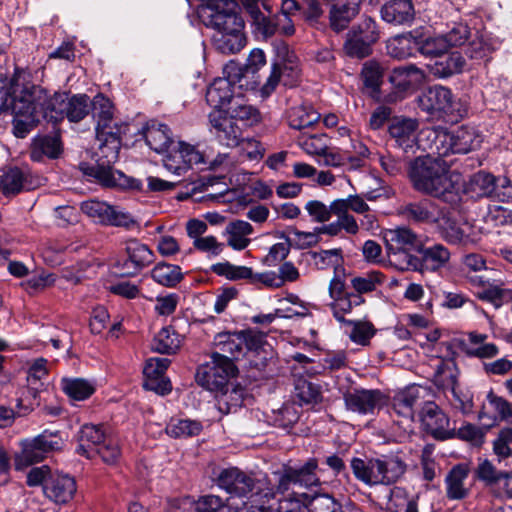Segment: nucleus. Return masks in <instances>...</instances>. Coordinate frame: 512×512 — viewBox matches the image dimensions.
<instances>
[{
	"mask_svg": "<svg viewBox=\"0 0 512 512\" xmlns=\"http://www.w3.org/2000/svg\"><path fill=\"white\" fill-rule=\"evenodd\" d=\"M360 3V0H333L329 11L330 28L336 33L347 29L359 13Z\"/></svg>",
	"mask_w": 512,
	"mask_h": 512,
	"instance_id": "nucleus-27",
	"label": "nucleus"
},
{
	"mask_svg": "<svg viewBox=\"0 0 512 512\" xmlns=\"http://www.w3.org/2000/svg\"><path fill=\"white\" fill-rule=\"evenodd\" d=\"M404 42L414 43L422 55L429 57H439L449 49L448 42L443 35L423 38L417 31H412L405 36L396 37L388 45L389 54L396 58L406 57L407 53L403 50H398L396 46V44L402 45Z\"/></svg>",
	"mask_w": 512,
	"mask_h": 512,
	"instance_id": "nucleus-15",
	"label": "nucleus"
},
{
	"mask_svg": "<svg viewBox=\"0 0 512 512\" xmlns=\"http://www.w3.org/2000/svg\"><path fill=\"white\" fill-rule=\"evenodd\" d=\"M348 410L359 414L373 413L385 403L384 394L378 389H353L343 396Z\"/></svg>",
	"mask_w": 512,
	"mask_h": 512,
	"instance_id": "nucleus-22",
	"label": "nucleus"
},
{
	"mask_svg": "<svg viewBox=\"0 0 512 512\" xmlns=\"http://www.w3.org/2000/svg\"><path fill=\"white\" fill-rule=\"evenodd\" d=\"M379 39L377 22L372 17L365 16L348 30L342 49L347 57L362 60L373 53V47Z\"/></svg>",
	"mask_w": 512,
	"mask_h": 512,
	"instance_id": "nucleus-7",
	"label": "nucleus"
},
{
	"mask_svg": "<svg viewBox=\"0 0 512 512\" xmlns=\"http://www.w3.org/2000/svg\"><path fill=\"white\" fill-rule=\"evenodd\" d=\"M63 445L64 441L59 431L44 430L35 438L22 443L21 454L15 458V469L22 470L41 462L49 453L61 450Z\"/></svg>",
	"mask_w": 512,
	"mask_h": 512,
	"instance_id": "nucleus-10",
	"label": "nucleus"
},
{
	"mask_svg": "<svg viewBox=\"0 0 512 512\" xmlns=\"http://www.w3.org/2000/svg\"><path fill=\"white\" fill-rule=\"evenodd\" d=\"M320 119V114L310 106L292 107L288 112L289 126L296 130L311 127Z\"/></svg>",
	"mask_w": 512,
	"mask_h": 512,
	"instance_id": "nucleus-52",
	"label": "nucleus"
},
{
	"mask_svg": "<svg viewBox=\"0 0 512 512\" xmlns=\"http://www.w3.org/2000/svg\"><path fill=\"white\" fill-rule=\"evenodd\" d=\"M470 474L468 463H458L448 471L444 483L445 493L449 500H463L470 494V488L465 486V481Z\"/></svg>",
	"mask_w": 512,
	"mask_h": 512,
	"instance_id": "nucleus-28",
	"label": "nucleus"
},
{
	"mask_svg": "<svg viewBox=\"0 0 512 512\" xmlns=\"http://www.w3.org/2000/svg\"><path fill=\"white\" fill-rule=\"evenodd\" d=\"M199 16L206 27L216 31L213 44L219 52L235 54L245 46L244 20L235 0H220L213 7H202Z\"/></svg>",
	"mask_w": 512,
	"mask_h": 512,
	"instance_id": "nucleus-2",
	"label": "nucleus"
},
{
	"mask_svg": "<svg viewBox=\"0 0 512 512\" xmlns=\"http://www.w3.org/2000/svg\"><path fill=\"white\" fill-rule=\"evenodd\" d=\"M419 419L423 430L435 440L444 441L455 438V429L449 427V417L435 402H424Z\"/></svg>",
	"mask_w": 512,
	"mask_h": 512,
	"instance_id": "nucleus-16",
	"label": "nucleus"
},
{
	"mask_svg": "<svg viewBox=\"0 0 512 512\" xmlns=\"http://www.w3.org/2000/svg\"><path fill=\"white\" fill-rule=\"evenodd\" d=\"M83 173L96 179L105 187H117L119 180L124 178V173L115 170L109 160L99 159L94 165H87L82 168Z\"/></svg>",
	"mask_w": 512,
	"mask_h": 512,
	"instance_id": "nucleus-38",
	"label": "nucleus"
},
{
	"mask_svg": "<svg viewBox=\"0 0 512 512\" xmlns=\"http://www.w3.org/2000/svg\"><path fill=\"white\" fill-rule=\"evenodd\" d=\"M384 73L385 67L375 59L368 60L363 64L360 76L364 87L371 96L375 97L380 93Z\"/></svg>",
	"mask_w": 512,
	"mask_h": 512,
	"instance_id": "nucleus-42",
	"label": "nucleus"
},
{
	"mask_svg": "<svg viewBox=\"0 0 512 512\" xmlns=\"http://www.w3.org/2000/svg\"><path fill=\"white\" fill-rule=\"evenodd\" d=\"M167 434L174 438H187L200 434L202 425L200 422L190 419L172 420L167 428Z\"/></svg>",
	"mask_w": 512,
	"mask_h": 512,
	"instance_id": "nucleus-62",
	"label": "nucleus"
},
{
	"mask_svg": "<svg viewBox=\"0 0 512 512\" xmlns=\"http://www.w3.org/2000/svg\"><path fill=\"white\" fill-rule=\"evenodd\" d=\"M151 278L164 287H176L183 279L181 267L167 262L157 263L150 272Z\"/></svg>",
	"mask_w": 512,
	"mask_h": 512,
	"instance_id": "nucleus-45",
	"label": "nucleus"
},
{
	"mask_svg": "<svg viewBox=\"0 0 512 512\" xmlns=\"http://www.w3.org/2000/svg\"><path fill=\"white\" fill-rule=\"evenodd\" d=\"M419 122L415 118L395 116L389 122L388 133L395 145L405 153H415L418 147L417 130Z\"/></svg>",
	"mask_w": 512,
	"mask_h": 512,
	"instance_id": "nucleus-20",
	"label": "nucleus"
},
{
	"mask_svg": "<svg viewBox=\"0 0 512 512\" xmlns=\"http://www.w3.org/2000/svg\"><path fill=\"white\" fill-rule=\"evenodd\" d=\"M307 255L314 261L316 268L319 270L333 267L334 273H337L342 268L343 255L340 248L321 250L320 252L309 251Z\"/></svg>",
	"mask_w": 512,
	"mask_h": 512,
	"instance_id": "nucleus-55",
	"label": "nucleus"
},
{
	"mask_svg": "<svg viewBox=\"0 0 512 512\" xmlns=\"http://www.w3.org/2000/svg\"><path fill=\"white\" fill-rule=\"evenodd\" d=\"M498 178L491 173L479 171L475 173L469 182L470 189L480 197H492L495 192Z\"/></svg>",
	"mask_w": 512,
	"mask_h": 512,
	"instance_id": "nucleus-61",
	"label": "nucleus"
},
{
	"mask_svg": "<svg viewBox=\"0 0 512 512\" xmlns=\"http://www.w3.org/2000/svg\"><path fill=\"white\" fill-rule=\"evenodd\" d=\"M383 238L389 256L406 250H415L417 252L421 244L417 234L406 227L389 229L384 233Z\"/></svg>",
	"mask_w": 512,
	"mask_h": 512,
	"instance_id": "nucleus-29",
	"label": "nucleus"
},
{
	"mask_svg": "<svg viewBox=\"0 0 512 512\" xmlns=\"http://www.w3.org/2000/svg\"><path fill=\"white\" fill-rule=\"evenodd\" d=\"M230 111V118L242 121L247 126H253L261 121V114L257 108L244 103V100L237 97L235 102L226 110Z\"/></svg>",
	"mask_w": 512,
	"mask_h": 512,
	"instance_id": "nucleus-54",
	"label": "nucleus"
},
{
	"mask_svg": "<svg viewBox=\"0 0 512 512\" xmlns=\"http://www.w3.org/2000/svg\"><path fill=\"white\" fill-rule=\"evenodd\" d=\"M266 335L253 329L238 332H222L216 335L214 353L223 354L231 361L243 358L248 352H257L265 343Z\"/></svg>",
	"mask_w": 512,
	"mask_h": 512,
	"instance_id": "nucleus-8",
	"label": "nucleus"
},
{
	"mask_svg": "<svg viewBox=\"0 0 512 512\" xmlns=\"http://www.w3.org/2000/svg\"><path fill=\"white\" fill-rule=\"evenodd\" d=\"M435 226L440 237L448 244L467 245L471 242L470 235L465 233L458 222L452 217L450 211L445 207Z\"/></svg>",
	"mask_w": 512,
	"mask_h": 512,
	"instance_id": "nucleus-30",
	"label": "nucleus"
},
{
	"mask_svg": "<svg viewBox=\"0 0 512 512\" xmlns=\"http://www.w3.org/2000/svg\"><path fill=\"white\" fill-rule=\"evenodd\" d=\"M350 467L354 477L367 486L392 485L406 472V463L398 456L378 458L353 457Z\"/></svg>",
	"mask_w": 512,
	"mask_h": 512,
	"instance_id": "nucleus-5",
	"label": "nucleus"
},
{
	"mask_svg": "<svg viewBox=\"0 0 512 512\" xmlns=\"http://www.w3.org/2000/svg\"><path fill=\"white\" fill-rule=\"evenodd\" d=\"M424 81V71L413 64L397 66L389 75V82L399 93L413 92Z\"/></svg>",
	"mask_w": 512,
	"mask_h": 512,
	"instance_id": "nucleus-23",
	"label": "nucleus"
},
{
	"mask_svg": "<svg viewBox=\"0 0 512 512\" xmlns=\"http://www.w3.org/2000/svg\"><path fill=\"white\" fill-rule=\"evenodd\" d=\"M212 272L231 281L249 280L252 283L253 270L247 266H237L230 262L216 263L211 266Z\"/></svg>",
	"mask_w": 512,
	"mask_h": 512,
	"instance_id": "nucleus-58",
	"label": "nucleus"
},
{
	"mask_svg": "<svg viewBox=\"0 0 512 512\" xmlns=\"http://www.w3.org/2000/svg\"><path fill=\"white\" fill-rule=\"evenodd\" d=\"M62 391L75 401H84L94 394L95 385L83 378H63L61 380Z\"/></svg>",
	"mask_w": 512,
	"mask_h": 512,
	"instance_id": "nucleus-47",
	"label": "nucleus"
},
{
	"mask_svg": "<svg viewBox=\"0 0 512 512\" xmlns=\"http://www.w3.org/2000/svg\"><path fill=\"white\" fill-rule=\"evenodd\" d=\"M208 119L210 132L221 145L234 148L244 140L241 128L228 117L226 110H213Z\"/></svg>",
	"mask_w": 512,
	"mask_h": 512,
	"instance_id": "nucleus-18",
	"label": "nucleus"
},
{
	"mask_svg": "<svg viewBox=\"0 0 512 512\" xmlns=\"http://www.w3.org/2000/svg\"><path fill=\"white\" fill-rule=\"evenodd\" d=\"M26 188V176L18 167L9 168L1 177L0 189L5 196L15 195Z\"/></svg>",
	"mask_w": 512,
	"mask_h": 512,
	"instance_id": "nucleus-56",
	"label": "nucleus"
},
{
	"mask_svg": "<svg viewBox=\"0 0 512 512\" xmlns=\"http://www.w3.org/2000/svg\"><path fill=\"white\" fill-rule=\"evenodd\" d=\"M80 209L97 224L121 227L127 230L137 225V221L130 213L97 199H89L81 202Z\"/></svg>",
	"mask_w": 512,
	"mask_h": 512,
	"instance_id": "nucleus-11",
	"label": "nucleus"
},
{
	"mask_svg": "<svg viewBox=\"0 0 512 512\" xmlns=\"http://www.w3.org/2000/svg\"><path fill=\"white\" fill-rule=\"evenodd\" d=\"M217 485L233 496L244 497L251 494V497L258 495L263 490L262 481H256L251 475L243 472L237 467H230L220 471L216 478Z\"/></svg>",
	"mask_w": 512,
	"mask_h": 512,
	"instance_id": "nucleus-14",
	"label": "nucleus"
},
{
	"mask_svg": "<svg viewBox=\"0 0 512 512\" xmlns=\"http://www.w3.org/2000/svg\"><path fill=\"white\" fill-rule=\"evenodd\" d=\"M288 69L290 70L291 75H298L297 67H288L286 63L281 62H274L271 65L270 75L268 76L266 82L260 88V92L263 97L270 96L276 90L278 84L281 81L283 73Z\"/></svg>",
	"mask_w": 512,
	"mask_h": 512,
	"instance_id": "nucleus-63",
	"label": "nucleus"
},
{
	"mask_svg": "<svg viewBox=\"0 0 512 512\" xmlns=\"http://www.w3.org/2000/svg\"><path fill=\"white\" fill-rule=\"evenodd\" d=\"M444 207L430 198L404 203L398 214L410 223L435 225Z\"/></svg>",
	"mask_w": 512,
	"mask_h": 512,
	"instance_id": "nucleus-21",
	"label": "nucleus"
},
{
	"mask_svg": "<svg viewBox=\"0 0 512 512\" xmlns=\"http://www.w3.org/2000/svg\"><path fill=\"white\" fill-rule=\"evenodd\" d=\"M126 257L119 259L114 268L122 277L137 276L155 261V254L148 245L137 239H130L125 246Z\"/></svg>",
	"mask_w": 512,
	"mask_h": 512,
	"instance_id": "nucleus-12",
	"label": "nucleus"
},
{
	"mask_svg": "<svg viewBox=\"0 0 512 512\" xmlns=\"http://www.w3.org/2000/svg\"><path fill=\"white\" fill-rule=\"evenodd\" d=\"M180 346V335L172 326L162 328L153 340V349L161 354H174Z\"/></svg>",
	"mask_w": 512,
	"mask_h": 512,
	"instance_id": "nucleus-51",
	"label": "nucleus"
},
{
	"mask_svg": "<svg viewBox=\"0 0 512 512\" xmlns=\"http://www.w3.org/2000/svg\"><path fill=\"white\" fill-rule=\"evenodd\" d=\"M466 64L465 58L460 52L442 54L428 65L430 73L437 78H448L463 71Z\"/></svg>",
	"mask_w": 512,
	"mask_h": 512,
	"instance_id": "nucleus-35",
	"label": "nucleus"
},
{
	"mask_svg": "<svg viewBox=\"0 0 512 512\" xmlns=\"http://www.w3.org/2000/svg\"><path fill=\"white\" fill-rule=\"evenodd\" d=\"M63 152L60 132L53 135H36L30 145V159L42 162L45 158L57 159Z\"/></svg>",
	"mask_w": 512,
	"mask_h": 512,
	"instance_id": "nucleus-26",
	"label": "nucleus"
},
{
	"mask_svg": "<svg viewBox=\"0 0 512 512\" xmlns=\"http://www.w3.org/2000/svg\"><path fill=\"white\" fill-rule=\"evenodd\" d=\"M451 165L452 161H447L439 155L433 157L428 154L416 157L408 167V177L412 187L419 193L445 203H457L460 195L456 183L452 180Z\"/></svg>",
	"mask_w": 512,
	"mask_h": 512,
	"instance_id": "nucleus-1",
	"label": "nucleus"
},
{
	"mask_svg": "<svg viewBox=\"0 0 512 512\" xmlns=\"http://www.w3.org/2000/svg\"><path fill=\"white\" fill-rule=\"evenodd\" d=\"M204 164H208L207 168L209 170L219 173L218 175L204 176L202 178V184L204 186H213L223 180L226 173L230 172L233 166V160L229 153H218L211 160L205 158Z\"/></svg>",
	"mask_w": 512,
	"mask_h": 512,
	"instance_id": "nucleus-50",
	"label": "nucleus"
},
{
	"mask_svg": "<svg viewBox=\"0 0 512 512\" xmlns=\"http://www.w3.org/2000/svg\"><path fill=\"white\" fill-rule=\"evenodd\" d=\"M385 275L380 271H370L362 276H357L351 279V285L354 289V294L370 293L375 291L378 287L382 286L385 282Z\"/></svg>",
	"mask_w": 512,
	"mask_h": 512,
	"instance_id": "nucleus-57",
	"label": "nucleus"
},
{
	"mask_svg": "<svg viewBox=\"0 0 512 512\" xmlns=\"http://www.w3.org/2000/svg\"><path fill=\"white\" fill-rule=\"evenodd\" d=\"M330 143L329 137L324 133L302 136L299 145L309 155L321 156L327 152Z\"/></svg>",
	"mask_w": 512,
	"mask_h": 512,
	"instance_id": "nucleus-64",
	"label": "nucleus"
},
{
	"mask_svg": "<svg viewBox=\"0 0 512 512\" xmlns=\"http://www.w3.org/2000/svg\"><path fill=\"white\" fill-rule=\"evenodd\" d=\"M274 476L276 477V484L262 490L264 492L263 497L268 500L274 498L276 494H285L292 485H295L292 466H283V469L275 472Z\"/></svg>",
	"mask_w": 512,
	"mask_h": 512,
	"instance_id": "nucleus-60",
	"label": "nucleus"
},
{
	"mask_svg": "<svg viewBox=\"0 0 512 512\" xmlns=\"http://www.w3.org/2000/svg\"><path fill=\"white\" fill-rule=\"evenodd\" d=\"M90 113L96 123V138L100 142V148L110 149L116 159L122 136L128 132L129 124L114 117V105L102 93L95 95L91 100Z\"/></svg>",
	"mask_w": 512,
	"mask_h": 512,
	"instance_id": "nucleus-4",
	"label": "nucleus"
},
{
	"mask_svg": "<svg viewBox=\"0 0 512 512\" xmlns=\"http://www.w3.org/2000/svg\"><path fill=\"white\" fill-rule=\"evenodd\" d=\"M11 112L13 115L12 132L17 138H25L42 120L41 117L32 113L21 114L15 109H11Z\"/></svg>",
	"mask_w": 512,
	"mask_h": 512,
	"instance_id": "nucleus-59",
	"label": "nucleus"
},
{
	"mask_svg": "<svg viewBox=\"0 0 512 512\" xmlns=\"http://www.w3.org/2000/svg\"><path fill=\"white\" fill-rule=\"evenodd\" d=\"M488 335L472 331L468 333L469 343L463 347L468 357L491 359L499 354V348L494 343L487 342Z\"/></svg>",
	"mask_w": 512,
	"mask_h": 512,
	"instance_id": "nucleus-39",
	"label": "nucleus"
},
{
	"mask_svg": "<svg viewBox=\"0 0 512 512\" xmlns=\"http://www.w3.org/2000/svg\"><path fill=\"white\" fill-rule=\"evenodd\" d=\"M479 145L473 128L461 126L449 133L438 135L435 140L436 154L447 157L450 154H466Z\"/></svg>",
	"mask_w": 512,
	"mask_h": 512,
	"instance_id": "nucleus-13",
	"label": "nucleus"
},
{
	"mask_svg": "<svg viewBox=\"0 0 512 512\" xmlns=\"http://www.w3.org/2000/svg\"><path fill=\"white\" fill-rule=\"evenodd\" d=\"M62 96L61 103L55 106V112L51 123L53 125L61 122L65 117L74 123L83 120L90 113L91 99L87 94L70 95L67 92L59 91Z\"/></svg>",
	"mask_w": 512,
	"mask_h": 512,
	"instance_id": "nucleus-19",
	"label": "nucleus"
},
{
	"mask_svg": "<svg viewBox=\"0 0 512 512\" xmlns=\"http://www.w3.org/2000/svg\"><path fill=\"white\" fill-rule=\"evenodd\" d=\"M59 91H50L34 82L32 73L15 67L11 76L10 109L23 114H35L51 123L55 106L62 101Z\"/></svg>",
	"mask_w": 512,
	"mask_h": 512,
	"instance_id": "nucleus-3",
	"label": "nucleus"
},
{
	"mask_svg": "<svg viewBox=\"0 0 512 512\" xmlns=\"http://www.w3.org/2000/svg\"><path fill=\"white\" fill-rule=\"evenodd\" d=\"M417 252L421 255L423 271H438L447 265L451 257L449 249L440 243L430 246L421 243Z\"/></svg>",
	"mask_w": 512,
	"mask_h": 512,
	"instance_id": "nucleus-36",
	"label": "nucleus"
},
{
	"mask_svg": "<svg viewBox=\"0 0 512 512\" xmlns=\"http://www.w3.org/2000/svg\"><path fill=\"white\" fill-rule=\"evenodd\" d=\"M415 10L411 0H389L381 7L382 19L393 25H405L414 20Z\"/></svg>",
	"mask_w": 512,
	"mask_h": 512,
	"instance_id": "nucleus-32",
	"label": "nucleus"
},
{
	"mask_svg": "<svg viewBox=\"0 0 512 512\" xmlns=\"http://www.w3.org/2000/svg\"><path fill=\"white\" fill-rule=\"evenodd\" d=\"M77 486L73 477L67 474H51L46 480L44 494L57 504L69 502L76 493Z\"/></svg>",
	"mask_w": 512,
	"mask_h": 512,
	"instance_id": "nucleus-24",
	"label": "nucleus"
},
{
	"mask_svg": "<svg viewBox=\"0 0 512 512\" xmlns=\"http://www.w3.org/2000/svg\"><path fill=\"white\" fill-rule=\"evenodd\" d=\"M254 232L253 226L244 220L231 221L225 228V234L228 235L227 244L237 251L246 249L250 244L247 238Z\"/></svg>",
	"mask_w": 512,
	"mask_h": 512,
	"instance_id": "nucleus-41",
	"label": "nucleus"
},
{
	"mask_svg": "<svg viewBox=\"0 0 512 512\" xmlns=\"http://www.w3.org/2000/svg\"><path fill=\"white\" fill-rule=\"evenodd\" d=\"M233 87L227 79L216 78L207 89V103L214 107V110L228 109L237 99Z\"/></svg>",
	"mask_w": 512,
	"mask_h": 512,
	"instance_id": "nucleus-33",
	"label": "nucleus"
},
{
	"mask_svg": "<svg viewBox=\"0 0 512 512\" xmlns=\"http://www.w3.org/2000/svg\"><path fill=\"white\" fill-rule=\"evenodd\" d=\"M108 436L103 425L84 424L77 434L76 453L87 459L95 458V450Z\"/></svg>",
	"mask_w": 512,
	"mask_h": 512,
	"instance_id": "nucleus-25",
	"label": "nucleus"
},
{
	"mask_svg": "<svg viewBox=\"0 0 512 512\" xmlns=\"http://www.w3.org/2000/svg\"><path fill=\"white\" fill-rule=\"evenodd\" d=\"M459 370L453 359H441L436 366L433 383L442 390H454L458 386Z\"/></svg>",
	"mask_w": 512,
	"mask_h": 512,
	"instance_id": "nucleus-43",
	"label": "nucleus"
},
{
	"mask_svg": "<svg viewBox=\"0 0 512 512\" xmlns=\"http://www.w3.org/2000/svg\"><path fill=\"white\" fill-rule=\"evenodd\" d=\"M318 460L316 458H309L300 467H292L295 485L304 488H311L320 486L321 481L317 474Z\"/></svg>",
	"mask_w": 512,
	"mask_h": 512,
	"instance_id": "nucleus-48",
	"label": "nucleus"
},
{
	"mask_svg": "<svg viewBox=\"0 0 512 512\" xmlns=\"http://www.w3.org/2000/svg\"><path fill=\"white\" fill-rule=\"evenodd\" d=\"M294 399L300 406L317 404L322 400L321 387L305 378H298L294 385Z\"/></svg>",
	"mask_w": 512,
	"mask_h": 512,
	"instance_id": "nucleus-49",
	"label": "nucleus"
},
{
	"mask_svg": "<svg viewBox=\"0 0 512 512\" xmlns=\"http://www.w3.org/2000/svg\"><path fill=\"white\" fill-rule=\"evenodd\" d=\"M512 478V471L498 470L496 466L488 459H479L478 465L474 470V478L484 484V487L491 490L495 484L501 482V478Z\"/></svg>",
	"mask_w": 512,
	"mask_h": 512,
	"instance_id": "nucleus-44",
	"label": "nucleus"
},
{
	"mask_svg": "<svg viewBox=\"0 0 512 512\" xmlns=\"http://www.w3.org/2000/svg\"><path fill=\"white\" fill-rule=\"evenodd\" d=\"M364 302L365 298L363 296L351 292L349 294L332 299L329 307L332 310L333 316L338 322L351 325L353 321L346 320L344 315L350 313L353 307L360 306Z\"/></svg>",
	"mask_w": 512,
	"mask_h": 512,
	"instance_id": "nucleus-46",
	"label": "nucleus"
},
{
	"mask_svg": "<svg viewBox=\"0 0 512 512\" xmlns=\"http://www.w3.org/2000/svg\"><path fill=\"white\" fill-rule=\"evenodd\" d=\"M237 373L238 368L229 357L212 353L210 361L197 368L195 379L198 385L215 393L230 386L231 379L235 378Z\"/></svg>",
	"mask_w": 512,
	"mask_h": 512,
	"instance_id": "nucleus-9",
	"label": "nucleus"
},
{
	"mask_svg": "<svg viewBox=\"0 0 512 512\" xmlns=\"http://www.w3.org/2000/svg\"><path fill=\"white\" fill-rule=\"evenodd\" d=\"M163 158L164 167L174 174L181 175L193 165L205 162V155L195 146L183 141L174 142Z\"/></svg>",
	"mask_w": 512,
	"mask_h": 512,
	"instance_id": "nucleus-17",
	"label": "nucleus"
},
{
	"mask_svg": "<svg viewBox=\"0 0 512 512\" xmlns=\"http://www.w3.org/2000/svg\"><path fill=\"white\" fill-rule=\"evenodd\" d=\"M246 10L251 17L254 32L264 38L271 37L277 31V23L274 19L265 16L256 3H248Z\"/></svg>",
	"mask_w": 512,
	"mask_h": 512,
	"instance_id": "nucleus-53",
	"label": "nucleus"
},
{
	"mask_svg": "<svg viewBox=\"0 0 512 512\" xmlns=\"http://www.w3.org/2000/svg\"><path fill=\"white\" fill-rule=\"evenodd\" d=\"M420 386H410L403 391L398 392L392 400L393 412L407 420H413L414 418V407L418 404L421 398Z\"/></svg>",
	"mask_w": 512,
	"mask_h": 512,
	"instance_id": "nucleus-37",
	"label": "nucleus"
},
{
	"mask_svg": "<svg viewBox=\"0 0 512 512\" xmlns=\"http://www.w3.org/2000/svg\"><path fill=\"white\" fill-rule=\"evenodd\" d=\"M416 101L418 107L432 119L456 123L463 117V111L452 91L442 85L427 87L418 95Z\"/></svg>",
	"mask_w": 512,
	"mask_h": 512,
	"instance_id": "nucleus-6",
	"label": "nucleus"
},
{
	"mask_svg": "<svg viewBox=\"0 0 512 512\" xmlns=\"http://www.w3.org/2000/svg\"><path fill=\"white\" fill-rule=\"evenodd\" d=\"M474 286V295L483 302L492 304L495 308H499L505 301L510 298L509 291L498 285L485 281L481 276L470 278Z\"/></svg>",
	"mask_w": 512,
	"mask_h": 512,
	"instance_id": "nucleus-34",
	"label": "nucleus"
},
{
	"mask_svg": "<svg viewBox=\"0 0 512 512\" xmlns=\"http://www.w3.org/2000/svg\"><path fill=\"white\" fill-rule=\"evenodd\" d=\"M307 512H344L341 501L329 493H315L310 496L306 493L299 495ZM297 501L300 502V499Z\"/></svg>",
	"mask_w": 512,
	"mask_h": 512,
	"instance_id": "nucleus-40",
	"label": "nucleus"
},
{
	"mask_svg": "<svg viewBox=\"0 0 512 512\" xmlns=\"http://www.w3.org/2000/svg\"><path fill=\"white\" fill-rule=\"evenodd\" d=\"M146 144L156 153H165L175 142L167 124L151 121L143 128Z\"/></svg>",
	"mask_w": 512,
	"mask_h": 512,
	"instance_id": "nucleus-31",
	"label": "nucleus"
}]
</instances>
